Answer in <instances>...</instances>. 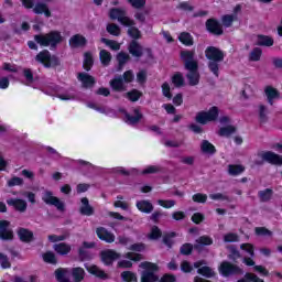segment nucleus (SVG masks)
<instances>
[{"instance_id": "obj_1", "label": "nucleus", "mask_w": 282, "mask_h": 282, "mask_svg": "<svg viewBox=\"0 0 282 282\" xmlns=\"http://www.w3.org/2000/svg\"><path fill=\"white\" fill-rule=\"evenodd\" d=\"M181 58L187 72L186 78L192 87L199 85V64L195 59V51H182Z\"/></svg>"}, {"instance_id": "obj_2", "label": "nucleus", "mask_w": 282, "mask_h": 282, "mask_svg": "<svg viewBox=\"0 0 282 282\" xmlns=\"http://www.w3.org/2000/svg\"><path fill=\"white\" fill-rule=\"evenodd\" d=\"M205 56L209 59L208 69L216 78H219V63L224 61V52L215 46H209L205 51Z\"/></svg>"}, {"instance_id": "obj_3", "label": "nucleus", "mask_w": 282, "mask_h": 282, "mask_svg": "<svg viewBox=\"0 0 282 282\" xmlns=\"http://www.w3.org/2000/svg\"><path fill=\"white\" fill-rule=\"evenodd\" d=\"M34 41L41 47H56L58 43L63 42V35L58 31H52L47 34L34 35Z\"/></svg>"}, {"instance_id": "obj_4", "label": "nucleus", "mask_w": 282, "mask_h": 282, "mask_svg": "<svg viewBox=\"0 0 282 282\" xmlns=\"http://www.w3.org/2000/svg\"><path fill=\"white\" fill-rule=\"evenodd\" d=\"M144 271L141 274V282H158L159 278L155 272L158 270V265L151 262H142L140 264Z\"/></svg>"}, {"instance_id": "obj_5", "label": "nucleus", "mask_w": 282, "mask_h": 282, "mask_svg": "<svg viewBox=\"0 0 282 282\" xmlns=\"http://www.w3.org/2000/svg\"><path fill=\"white\" fill-rule=\"evenodd\" d=\"M110 19L113 21H119L121 25L126 28H131V25H135V21L127 15V11L123 9H111L110 10Z\"/></svg>"}, {"instance_id": "obj_6", "label": "nucleus", "mask_w": 282, "mask_h": 282, "mask_svg": "<svg viewBox=\"0 0 282 282\" xmlns=\"http://www.w3.org/2000/svg\"><path fill=\"white\" fill-rule=\"evenodd\" d=\"M217 118H219V108L214 106L208 111L198 112L196 115V122L199 124H206L215 121Z\"/></svg>"}, {"instance_id": "obj_7", "label": "nucleus", "mask_w": 282, "mask_h": 282, "mask_svg": "<svg viewBox=\"0 0 282 282\" xmlns=\"http://www.w3.org/2000/svg\"><path fill=\"white\" fill-rule=\"evenodd\" d=\"M258 158L261 161H254V164L259 165V164H263V162H269V164H278V165H282V156L274 153V152H260L258 153Z\"/></svg>"}, {"instance_id": "obj_8", "label": "nucleus", "mask_w": 282, "mask_h": 282, "mask_svg": "<svg viewBox=\"0 0 282 282\" xmlns=\"http://www.w3.org/2000/svg\"><path fill=\"white\" fill-rule=\"evenodd\" d=\"M42 200L46 203L48 206H55L57 210L63 213L65 210V203L58 199V197L54 196V194L50 191H45L42 195Z\"/></svg>"}, {"instance_id": "obj_9", "label": "nucleus", "mask_w": 282, "mask_h": 282, "mask_svg": "<svg viewBox=\"0 0 282 282\" xmlns=\"http://www.w3.org/2000/svg\"><path fill=\"white\" fill-rule=\"evenodd\" d=\"M219 272L223 276H230V274H243V270H241V268L227 261L220 264Z\"/></svg>"}, {"instance_id": "obj_10", "label": "nucleus", "mask_w": 282, "mask_h": 282, "mask_svg": "<svg viewBox=\"0 0 282 282\" xmlns=\"http://www.w3.org/2000/svg\"><path fill=\"white\" fill-rule=\"evenodd\" d=\"M96 232H97V237L101 241H106V243H113V241H116V236L109 230H107V228L105 227H98Z\"/></svg>"}, {"instance_id": "obj_11", "label": "nucleus", "mask_w": 282, "mask_h": 282, "mask_svg": "<svg viewBox=\"0 0 282 282\" xmlns=\"http://www.w3.org/2000/svg\"><path fill=\"white\" fill-rule=\"evenodd\" d=\"M118 259H120V253L113 250H106L101 252V261L105 265H111V263Z\"/></svg>"}, {"instance_id": "obj_12", "label": "nucleus", "mask_w": 282, "mask_h": 282, "mask_svg": "<svg viewBox=\"0 0 282 282\" xmlns=\"http://www.w3.org/2000/svg\"><path fill=\"white\" fill-rule=\"evenodd\" d=\"M35 61H37V63H42L44 67H52V62L54 61V57H52L50 51L44 50L36 55Z\"/></svg>"}, {"instance_id": "obj_13", "label": "nucleus", "mask_w": 282, "mask_h": 282, "mask_svg": "<svg viewBox=\"0 0 282 282\" xmlns=\"http://www.w3.org/2000/svg\"><path fill=\"white\" fill-rule=\"evenodd\" d=\"M126 259H129V260H121L118 262L119 268H131V265H133L131 261H141L142 256L139 253L128 252L126 254Z\"/></svg>"}, {"instance_id": "obj_14", "label": "nucleus", "mask_w": 282, "mask_h": 282, "mask_svg": "<svg viewBox=\"0 0 282 282\" xmlns=\"http://www.w3.org/2000/svg\"><path fill=\"white\" fill-rule=\"evenodd\" d=\"M264 94L269 105H274V100H281V93H279V90L272 86H267Z\"/></svg>"}, {"instance_id": "obj_15", "label": "nucleus", "mask_w": 282, "mask_h": 282, "mask_svg": "<svg viewBox=\"0 0 282 282\" xmlns=\"http://www.w3.org/2000/svg\"><path fill=\"white\" fill-rule=\"evenodd\" d=\"M122 111H123V116L126 118L127 124H138V122L142 120V112H140L139 109H134L131 115H129L124 110Z\"/></svg>"}, {"instance_id": "obj_16", "label": "nucleus", "mask_w": 282, "mask_h": 282, "mask_svg": "<svg viewBox=\"0 0 282 282\" xmlns=\"http://www.w3.org/2000/svg\"><path fill=\"white\" fill-rule=\"evenodd\" d=\"M204 265V261H198L194 263V268H197L198 274H202V276H206V279H212V276H215V271L210 269V267H202Z\"/></svg>"}, {"instance_id": "obj_17", "label": "nucleus", "mask_w": 282, "mask_h": 282, "mask_svg": "<svg viewBox=\"0 0 282 282\" xmlns=\"http://www.w3.org/2000/svg\"><path fill=\"white\" fill-rule=\"evenodd\" d=\"M0 237L2 239H12L13 234L12 229L10 228V221L0 220Z\"/></svg>"}, {"instance_id": "obj_18", "label": "nucleus", "mask_w": 282, "mask_h": 282, "mask_svg": "<svg viewBox=\"0 0 282 282\" xmlns=\"http://www.w3.org/2000/svg\"><path fill=\"white\" fill-rule=\"evenodd\" d=\"M87 45V39L82 34H75L69 39V46L73 48L85 47Z\"/></svg>"}, {"instance_id": "obj_19", "label": "nucleus", "mask_w": 282, "mask_h": 282, "mask_svg": "<svg viewBox=\"0 0 282 282\" xmlns=\"http://www.w3.org/2000/svg\"><path fill=\"white\" fill-rule=\"evenodd\" d=\"M128 51L130 52V54L132 56H134L135 58H140V56H142V54H144V48L142 47V45H140V43H138V41L133 40L129 46H128Z\"/></svg>"}, {"instance_id": "obj_20", "label": "nucleus", "mask_w": 282, "mask_h": 282, "mask_svg": "<svg viewBox=\"0 0 282 282\" xmlns=\"http://www.w3.org/2000/svg\"><path fill=\"white\" fill-rule=\"evenodd\" d=\"M206 28L208 32H212V34H216L217 36L224 34V30H221V24H219V22L214 19H210L206 22Z\"/></svg>"}, {"instance_id": "obj_21", "label": "nucleus", "mask_w": 282, "mask_h": 282, "mask_svg": "<svg viewBox=\"0 0 282 282\" xmlns=\"http://www.w3.org/2000/svg\"><path fill=\"white\" fill-rule=\"evenodd\" d=\"M85 268L89 274H94V276H98V279L107 280L109 279V275L105 273L100 268H98L96 264H85Z\"/></svg>"}, {"instance_id": "obj_22", "label": "nucleus", "mask_w": 282, "mask_h": 282, "mask_svg": "<svg viewBox=\"0 0 282 282\" xmlns=\"http://www.w3.org/2000/svg\"><path fill=\"white\" fill-rule=\"evenodd\" d=\"M7 204L9 206H13V208H15V210H19V213H25V210H28V203L23 199H8Z\"/></svg>"}, {"instance_id": "obj_23", "label": "nucleus", "mask_w": 282, "mask_h": 282, "mask_svg": "<svg viewBox=\"0 0 282 282\" xmlns=\"http://www.w3.org/2000/svg\"><path fill=\"white\" fill-rule=\"evenodd\" d=\"M79 213L80 215H85L86 217H91V215H94V207L89 205V199L87 197L82 198Z\"/></svg>"}, {"instance_id": "obj_24", "label": "nucleus", "mask_w": 282, "mask_h": 282, "mask_svg": "<svg viewBox=\"0 0 282 282\" xmlns=\"http://www.w3.org/2000/svg\"><path fill=\"white\" fill-rule=\"evenodd\" d=\"M78 80L82 83L83 87H94L96 84V79L87 73H79L78 74Z\"/></svg>"}, {"instance_id": "obj_25", "label": "nucleus", "mask_w": 282, "mask_h": 282, "mask_svg": "<svg viewBox=\"0 0 282 282\" xmlns=\"http://www.w3.org/2000/svg\"><path fill=\"white\" fill-rule=\"evenodd\" d=\"M33 12L35 14H44V17H46V18L52 17V12H50V8H47V4H45L43 2H37L33 7Z\"/></svg>"}, {"instance_id": "obj_26", "label": "nucleus", "mask_w": 282, "mask_h": 282, "mask_svg": "<svg viewBox=\"0 0 282 282\" xmlns=\"http://www.w3.org/2000/svg\"><path fill=\"white\" fill-rule=\"evenodd\" d=\"M137 208L138 210H140L141 213H145L147 215L153 213V204H151V202L149 200L137 202Z\"/></svg>"}, {"instance_id": "obj_27", "label": "nucleus", "mask_w": 282, "mask_h": 282, "mask_svg": "<svg viewBox=\"0 0 282 282\" xmlns=\"http://www.w3.org/2000/svg\"><path fill=\"white\" fill-rule=\"evenodd\" d=\"M110 87H112L115 91H124V79H122V76L112 79L110 82Z\"/></svg>"}, {"instance_id": "obj_28", "label": "nucleus", "mask_w": 282, "mask_h": 282, "mask_svg": "<svg viewBox=\"0 0 282 282\" xmlns=\"http://www.w3.org/2000/svg\"><path fill=\"white\" fill-rule=\"evenodd\" d=\"M53 248H54L55 252H57V254H69V252H72V246H69L65 242L54 245Z\"/></svg>"}, {"instance_id": "obj_29", "label": "nucleus", "mask_w": 282, "mask_h": 282, "mask_svg": "<svg viewBox=\"0 0 282 282\" xmlns=\"http://www.w3.org/2000/svg\"><path fill=\"white\" fill-rule=\"evenodd\" d=\"M257 45L272 47V45H274V40L268 35H258Z\"/></svg>"}, {"instance_id": "obj_30", "label": "nucleus", "mask_w": 282, "mask_h": 282, "mask_svg": "<svg viewBox=\"0 0 282 282\" xmlns=\"http://www.w3.org/2000/svg\"><path fill=\"white\" fill-rule=\"evenodd\" d=\"M257 113L259 116L260 122H268V106L265 105H258Z\"/></svg>"}, {"instance_id": "obj_31", "label": "nucleus", "mask_w": 282, "mask_h": 282, "mask_svg": "<svg viewBox=\"0 0 282 282\" xmlns=\"http://www.w3.org/2000/svg\"><path fill=\"white\" fill-rule=\"evenodd\" d=\"M243 171H246V167L243 165H235V164L228 165V173L234 177H236L237 175H241Z\"/></svg>"}, {"instance_id": "obj_32", "label": "nucleus", "mask_w": 282, "mask_h": 282, "mask_svg": "<svg viewBox=\"0 0 282 282\" xmlns=\"http://www.w3.org/2000/svg\"><path fill=\"white\" fill-rule=\"evenodd\" d=\"M99 58L101 61V65H105V67H107V65L111 63V53H109L107 50H101L99 53Z\"/></svg>"}, {"instance_id": "obj_33", "label": "nucleus", "mask_w": 282, "mask_h": 282, "mask_svg": "<svg viewBox=\"0 0 282 282\" xmlns=\"http://www.w3.org/2000/svg\"><path fill=\"white\" fill-rule=\"evenodd\" d=\"M237 129L234 126H227V127L220 128L218 133L224 138H229V135H232V133H235Z\"/></svg>"}, {"instance_id": "obj_34", "label": "nucleus", "mask_w": 282, "mask_h": 282, "mask_svg": "<svg viewBox=\"0 0 282 282\" xmlns=\"http://www.w3.org/2000/svg\"><path fill=\"white\" fill-rule=\"evenodd\" d=\"M19 238L21 239V241H32V231L28 230V229H20L18 231Z\"/></svg>"}, {"instance_id": "obj_35", "label": "nucleus", "mask_w": 282, "mask_h": 282, "mask_svg": "<svg viewBox=\"0 0 282 282\" xmlns=\"http://www.w3.org/2000/svg\"><path fill=\"white\" fill-rule=\"evenodd\" d=\"M93 65H94V57L91 56V53H85L84 54V69H86V72H89V69H91Z\"/></svg>"}, {"instance_id": "obj_36", "label": "nucleus", "mask_w": 282, "mask_h": 282, "mask_svg": "<svg viewBox=\"0 0 282 282\" xmlns=\"http://www.w3.org/2000/svg\"><path fill=\"white\" fill-rule=\"evenodd\" d=\"M178 40L181 41V43H183V45H193V36H191V33H181Z\"/></svg>"}, {"instance_id": "obj_37", "label": "nucleus", "mask_w": 282, "mask_h": 282, "mask_svg": "<svg viewBox=\"0 0 282 282\" xmlns=\"http://www.w3.org/2000/svg\"><path fill=\"white\" fill-rule=\"evenodd\" d=\"M122 281L126 282H138V276L131 271H124L121 273Z\"/></svg>"}, {"instance_id": "obj_38", "label": "nucleus", "mask_w": 282, "mask_h": 282, "mask_svg": "<svg viewBox=\"0 0 282 282\" xmlns=\"http://www.w3.org/2000/svg\"><path fill=\"white\" fill-rule=\"evenodd\" d=\"M235 21H237V14H227L221 18V22L225 28H230Z\"/></svg>"}, {"instance_id": "obj_39", "label": "nucleus", "mask_w": 282, "mask_h": 282, "mask_svg": "<svg viewBox=\"0 0 282 282\" xmlns=\"http://www.w3.org/2000/svg\"><path fill=\"white\" fill-rule=\"evenodd\" d=\"M200 149L203 151V153H215V145H213V143H209L207 140H204L200 144Z\"/></svg>"}, {"instance_id": "obj_40", "label": "nucleus", "mask_w": 282, "mask_h": 282, "mask_svg": "<svg viewBox=\"0 0 282 282\" xmlns=\"http://www.w3.org/2000/svg\"><path fill=\"white\" fill-rule=\"evenodd\" d=\"M223 239L225 243H235L239 241V235L235 232H228L224 235Z\"/></svg>"}, {"instance_id": "obj_41", "label": "nucleus", "mask_w": 282, "mask_h": 282, "mask_svg": "<svg viewBox=\"0 0 282 282\" xmlns=\"http://www.w3.org/2000/svg\"><path fill=\"white\" fill-rule=\"evenodd\" d=\"M259 197L261 202H270L272 199V189L267 188L259 192Z\"/></svg>"}, {"instance_id": "obj_42", "label": "nucleus", "mask_w": 282, "mask_h": 282, "mask_svg": "<svg viewBox=\"0 0 282 282\" xmlns=\"http://www.w3.org/2000/svg\"><path fill=\"white\" fill-rule=\"evenodd\" d=\"M128 35L131 36V39L138 40L142 37V33L140 32V29L131 25L128 29Z\"/></svg>"}, {"instance_id": "obj_43", "label": "nucleus", "mask_w": 282, "mask_h": 282, "mask_svg": "<svg viewBox=\"0 0 282 282\" xmlns=\"http://www.w3.org/2000/svg\"><path fill=\"white\" fill-rule=\"evenodd\" d=\"M254 232L258 237H272V231L265 227H257Z\"/></svg>"}, {"instance_id": "obj_44", "label": "nucleus", "mask_w": 282, "mask_h": 282, "mask_svg": "<svg viewBox=\"0 0 282 282\" xmlns=\"http://www.w3.org/2000/svg\"><path fill=\"white\" fill-rule=\"evenodd\" d=\"M172 83L175 87H182L184 85V76L181 73H176L172 77Z\"/></svg>"}, {"instance_id": "obj_45", "label": "nucleus", "mask_w": 282, "mask_h": 282, "mask_svg": "<svg viewBox=\"0 0 282 282\" xmlns=\"http://www.w3.org/2000/svg\"><path fill=\"white\" fill-rule=\"evenodd\" d=\"M193 202H196V204H206V200L208 199V195L197 193L192 196Z\"/></svg>"}, {"instance_id": "obj_46", "label": "nucleus", "mask_w": 282, "mask_h": 282, "mask_svg": "<svg viewBox=\"0 0 282 282\" xmlns=\"http://www.w3.org/2000/svg\"><path fill=\"white\" fill-rule=\"evenodd\" d=\"M261 54H263V51H261L259 47H256L251 51L249 58L250 61L254 62L261 61Z\"/></svg>"}, {"instance_id": "obj_47", "label": "nucleus", "mask_w": 282, "mask_h": 282, "mask_svg": "<svg viewBox=\"0 0 282 282\" xmlns=\"http://www.w3.org/2000/svg\"><path fill=\"white\" fill-rule=\"evenodd\" d=\"M263 282L259 276L252 273H246L245 279L238 280L237 282Z\"/></svg>"}, {"instance_id": "obj_48", "label": "nucleus", "mask_w": 282, "mask_h": 282, "mask_svg": "<svg viewBox=\"0 0 282 282\" xmlns=\"http://www.w3.org/2000/svg\"><path fill=\"white\" fill-rule=\"evenodd\" d=\"M102 43L110 47V50L118 51L120 50V43L113 41V40H107V39H101Z\"/></svg>"}, {"instance_id": "obj_49", "label": "nucleus", "mask_w": 282, "mask_h": 282, "mask_svg": "<svg viewBox=\"0 0 282 282\" xmlns=\"http://www.w3.org/2000/svg\"><path fill=\"white\" fill-rule=\"evenodd\" d=\"M43 260L45 261V263L56 264V256L52 251H47L46 253H44Z\"/></svg>"}, {"instance_id": "obj_50", "label": "nucleus", "mask_w": 282, "mask_h": 282, "mask_svg": "<svg viewBox=\"0 0 282 282\" xmlns=\"http://www.w3.org/2000/svg\"><path fill=\"white\" fill-rule=\"evenodd\" d=\"M107 32L109 34H112V36H120V26H118L117 24H108Z\"/></svg>"}, {"instance_id": "obj_51", "label": "nucleus", "mask_w": 282, "mask_h": 282, "mask_svg": "<svg viewBox=\"0 0 282 282\" xmlns=\"http://www.w3.org/2000/svg\"><path fill=\"white\" fill-rule=\"evenodd\" d=\"M161 87L163 96L171 100V98H173V95L171 94V85H169V83H163Z\"/></svg>"}, {"instance_id": "obj_52", "label": "nucleus", "mask_w": 282, "mask_h": 282, "mask_svg": "<svg viewBox=\"0 0 282 282\" xmlns=\"http://www.w3.org/2000/svg\"><path fill=\"white\" fill-rule=\"evenodd\" d=\"M159 206H162V208H173L175 206L176 202L174 199H159L158 200Z\"/></svg>"}, {"instance_id": "obj_53", "label": "nucleus", "mask_w": 282, "mask_h": 282, "mask_svg": "<svg viewBox=\"0 0 282 282\" xmlns=\"http://www.w3.org/2000/svg\"><path fill=\"white\" fill-rule=\"evenodd\" d=\"M240 248L243 250V252H247L249 257H254V246L251 243H242Z\"/></svg>"}, {"instance_id": "obj_54", "label": "nucleus", "mask_w": 282, "mask_h": 282, "mask_svg": "<svg viewBox=\"0 0 282 282\" xmlns=\"http://www.w3.org/2000/svg\"><path fill=\"white\" fill-rule=\"evenodd\" d=\"M196 242L199 243L200 246H213V238L208 236H202L196 240Z\"/></svg>"}, {"instance_id": "obj_55", "label": "nucleus", "mask_w": 282, "mask_h": 282, "mask_svg": "<svg viewBox=\"0 0 282 282\" xmlns=\"http://www.w3.org/2000/svg\"><path fill=\"white\" fill-rule=\"evenodd\" d=\"M129 54L124 52H121L117 55V61L121 67L129 61Z\"/></svg>"}, {"instance_id": "obj_56", "label": "nucleus", "mask_w": 282, "mask_h": 282, "mask_svg": "<svg viewBox=\"0 0 282 282\" xmlns=\"http://www.w3.org/2000/svg\"><path fill=\"white\" fill-rule=\"evenodd\" d=\"M140 96H142V94H140V91L138 90L127 93V98H129V100H131L132 102H137V100H140Z\"/></svg>"}, {"instance_id": "obj_57", "label": "nucleus", "mask_w": 282, "mask_h": 282, "mask_svg": "<svg viewBox=\"0 0 282 282\" xmlns=\"http://www.w3.org/2000/svg\"><path fill=\"white\" fill-rule=\"evenodd\" d=\"M132 8H144L147 6V0H128Z\"/></svg>"}, {"instance_id": "obj_58", "label": "nucleus", "mask_w": 282, "mask_h": 282, "mask_svg": "<svg viewBox=\"0 0 282 282\" xmlns=\"http://www.w3.org/2000/svg\"><path fill=\"white\" fill-rule=\"evenodd\" d=\"M209 198L214 199L215 202H217V200H221V202L228 200V197L226 196V194H221V193L210 194Z\"/></svg>"}, {"instance_id": "obj_59", "label": "nucleus", "mask_w": 282, "mask_h": 282, "mask_svg": "<svg viewBox=\"0 0 282 282\" xmlns=\"http://www.w3.org/2000/svg\"><path fill=\"white\" fill-rule=\"evenodd\" d=\"M23 184V178L14 176L8 181V186H21Z\"/></svg>"}, {"instance_id": "obj_60", "label": "nucleus", "mask_w": 282, "mask_h": 282, "mask_svg": "<svg viewBox=\"0 0 282 282\" xmlns=\"http://www.w3.org/2000/svg\"><path fill=\"white\" fill-rule=\"evenodd\" d=\"M0 265L4 269L10 268V260H8V256L0 253Z\"/></svg>"}, {"instance_id": "obj_61", "label": "nucleus", "mask_w": 282, "mask_h": 282, "mask_svg": "<svg viewBox=\"0 0 282 282\" xmlns=\"http://www.w3.org/2000/svg\"><path fill=\"white\" fill-rule=\"evenodd\" d=\"M65 239H67V236H65V235H62V236L51 235V236H48V241H51V243H56V241H65Z\"/></svg>"}, {"instance_id": "obj_62", "label": "nucleus", "mask_w": 282, "mask_h": 282, "mask_svg": "<svg viewBox=\"0 0 282 282\" xmlns=\"http://www.w3.org/2000/svg\"><path fill=\"white\" fill-rule=\"evenodd\" d=\"M57 98H59V100H74L76 95H74V93L59 94Z\"/></svg>"}, {"instance_id": "obj_63", "label": "nucleus", "mask_w": 282, "mask_h": 282, "mask_svg": "<svg viewBox=\"0 0 282 282\" xmlns=\"http://www.w3.org/2000/svg\"><path fill=\"white\" fill-rule=\"evenodd\" d=\"M193 252V245L185 243L181 247V254H191Z\"/></svg>"}, {"instance_id": "obj_64", "label": "nucleus", "mask_w": 282, "mask_h": 282, "mask_svg": "<svg viewBox=\"0 0 282 282\" xmlns=\"http://www.w3.org/2000/svg\"><path fill=\"white\" fill-rule=\"evenodd\" d=\"M133 78H134L133 72L127 70L126 73H123V77H122L123 83H131Z\"/></svg>"}]
</instances>
